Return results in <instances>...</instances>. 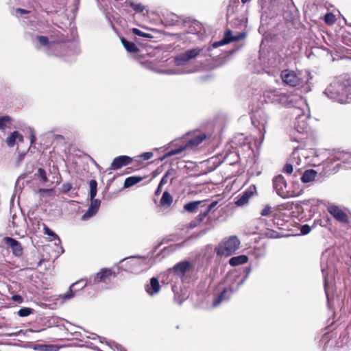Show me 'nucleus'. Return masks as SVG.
Returning a JSON list of instances; mask_svg holds the SVG:
<instances>
[{"instance_id":"32","label":"nucleus","mask_w":351,"mask_h":351,"mask_svg":"<svg viewBox=\"0 0 351 351\" xmlns=\"http://www.w3.org/2000/svg\"><path fill=\"white\" fill-rule=\"evenodd\" d=\"M293 162L290 163L289 160H287V163L283 167L282 171L287 175L291 174L293 172V169H295L294 166L293 165Z\"/></svg>"},{"instance_id":"27","label":"nucleus","mask_w":351,"mask_h":351,"mask_svg":"<svg viewBox=\"0 0 351 351\" xmlns=\"http://www.w3.org/2000/svg\"><path fill=\"white\" fill-rule=\"evenodd\" d=\"M143 180L141 177L139 176H131L128 177L125 180L124 182V187L128 188L130 187L139 182H141Z\"/></svg>"},{"instance_id":"37","label":"nucleus","mask_w":351,"mask_h":351,"mask_svg":"<svg viewBox=\"0 0 351 351\" xmlns=\"http://www.w3.org/2000/svg\"><path fill=\"white\" fill-rule=\"evenodd\" d=\"M91 203L89 206L90 208L95 210L96 213H97L99 208L100 206V200L93 198V199H90Z\"/></svg>"},{"instance_id":"44","label":"nucleus","mask_w":351,"mask_h":351,"mask_svg":"<svg viewBox=\"0 0 351 351\" xmlns=\"http://www.w3.org/2000/svg\"><path fill=\"white\" fill-rule=\"evenodd\" d=\"M271 212V207L266 206L261 211V215L262 216H268Z\"/></svg>"},{"instance_id":"58","label":"nucleus","mask_w":351,"mask_h":351,"mask_svg":"<svg viewBox=\"0 0 351 351\" xmlns=\"http://www.w3.org/2000/svg\"><path fill=\"white\" fill-rule=\"evenodd\" d=\"M250 1H251V0H241V2H242L243 3H247V2Z\"/></svg>"},{"instance_id":"1","label":"nucleus","mask_w":351,"mask_h":351,"mask_svg":"<svg viewBox=\"0 0 351 351\" xmlns=\"http://www.w3.org/2000/svg\"><path fill=\"white\" fill-rule=\"evenodd\" d=\"M324 94L339 104L349 103L351 101V82L335 79L326 88Z\"/></svg>"},{"instance_id":"60","label":"nucleus","mask_w":351,"mask_h":351,"mask_svg":"<svg viewBox=\"0 0 351 351\" xmlns=\"http://www.w3.org/2000/svg\"><path fill=\"white\" fill-rule=\"evenodd\" d=\"M12 225H13V227L18 226V225L16 223V222L14 220H12Z\"/></svg>"},{"instance_id":"21","label":"nucleus","mask_w":351,"mask_h":351,"mask_svg":"<svg viewBox=\"0 0 351 351\" xmlns=\"http://www.w3.org/2000/svg\"><path fill=\"white\" fill-rule=\"evenodd\" d=\"M317 173L313 169H308L304 171L301 177V180L303 183H308L313 182Z\"/></svg>"},{"instance_id":"9","label":"nucleus","mask_w":351,"mask_h":351,"mask_svg":"<svg viewBox=\"0 0 351 351\" xmlns=\"http://www.w3.org/2000/svg\"><path fill=\"white\" fill-rule=\"evenodd\" d=\"M86 286V283L84 282V280H79L75 283H73L70 286L69 290L66 293L63 294L61 297L63 300L71 299L75 296V293L76 291L82 289Z\"/></svg>"},{"instance_id":"42","label":"nucleus","mask_w":351,"mask_h":351,"mask_svg":"<svg viewBox=\"0 0 351 351\" xmlns=\"http://www.w3.org/2000/svg\"><path fill=\"white\" fill-rule=\"evenodd\" d=\"M208 212H207L206 210L203 212H201L196 217H195V220L196 221H197L199 223H200L201 222L203 221V220L208 216Z\"/></svg>"},{"instance_id":"22","label":"nucleus","mask_w":351,"mask_h":351,"mask_svg":"<svg viewBox=\"0 0 351 351\" xmlns=\"http://www.w3.org/2000/svg\"><path fill=\"white\" fill-rule=\"evenodd\" d=\"M248 258L245 255H239L237 256H233L229 260V264L232 266H238L240 265L245 264L247 262Z\"/></svg>"},{"instance_id":"25","label":"nucleus","mask_w":351,"mask_h":351,"mask_svg":"<svg viewBox=\"0 0 351 351\" xmlns=\"http://www.w3.org/2000/svg\"><path fill=\"white\" fill-rule=\"evenodd\" d=\"M205 202H206V200L191 202L188 204H186L184 206V208L189 213H194L195 212L198 206Z\"/></svg>"},{"instance_id":"36","label":"nucleus","mask_w":351,"mask_h":351,"mask_svg":"<svg viewBox=\"0 0 351 351\" xmlns=\"http://www.w3.org/2000/svg\"><path fill=\"white\" fill-rule=\"evenodd\" d=\"M324 21L328 25H332L335 21V16L332 13H327L324 16Z\"/></svg>"},{"instance_id":"46","label":"nucleus","mask_w":351,"mask_h":351,"mask_svg":"<svg viewBox=\"0 0 351 351\" xmlns=\"http://www.w3.org/2000/svg\"><path fill=\"white\" fill-rule=\"evenodd\" d=\"M153 156V153L152 152H145L143 154H142L141 155V157L145 160H149L150 158H152Z\"/></svg>"},{"instance_id":"31","label":"nucleus","mask_w":351,"mask_h":351,"mask_svg":"<svg viewBox=\"0 0 351 351\" xmlns=\"http://www.w3.org/2000/svg\"><path fill=\"white\" fill-rule=\"evenodd\" d=\"M228 291L227 289H224L223 291L220 293L219 295H218L213 301V306H218L221 302L226 298V294Z\"/></svg>"},{"instance_id":"6","label":"nucleus","mask_w":351,"mask_h":351,"mask_svg":"<svg viewBox=\"0 0 351 351\" xmlns=\"http://www.w3.org/2000/svg\"><path fill=\"white\" fill-rule=\"evenodd\" d=\"M280 77L285 84L290 86H296L301 83L300 77L295 71L289 69L282 71Z\"/></svg>"},{"instance_id":"50","label":"nucleus","mask_w":351,"mask_h":351,"mask_svg":"<svg viewBox=\"0 0 351 351\" xmlns=\"http://www.w3.org/2000/svg\"><path fill=\"white\" fill-rule=\"evenodd\" d=\"M217 204V202H213L205 210L209 213Z\"/></svg>"},{"instance_id":"28","label":"nucleus","mask_w":351,"mask_h":351,"mask_svg":"<svg viewBox=\"0 0 351 351\" xmlns=\"http://www.w3.org/2000/svg\"><path fill=\"white\" fill-rule=\"evenodd\" d=\"M90 186V199H93L97 195V182L95 180H91L89 182Z\"/></svg>"},{"instance_id":"48","label":"nucleus","mask_w":351,"mask_h":351,"mask_svg":"<svg viewBox=\"0 0 351 351\" xmlns=\"http://www.w3.org/2000/svg\"><path fill=\"white\" fill-rule=\"evenodd\" d=\"M72 189V184L70 183H65L62 185V190L64 192H68Z\"/></svg>"},{"instance_id":"56","label":"nucleus","mask_w":351,"mask_h":351,"mask_svg":"<svg viewBox=\"0 0 351 351\" xmlns=\"http://www.w3.org/2000/svg\"><path fill=\"white\" fill-rule=\"evenodd\" d=\"M39 347H40V350H41V351H47V346L42 345V346H40Z\"/></svg>"},{"instance_id":"38","label":"nucleus","mask_w":351,"mask_h":351,"mask_svg":"<svg viewBox=\"0 0 351 351\" xmlns=\"http://www.w3.org/2000/svg\"><path fill=\"white\" fill-rule=\"evenodd\" d=\"M91 203L89 206L90 208L95 210L96 213H97L99 208L100 206V200L93 198V199H90Z\"/></svg>"},{"instance_id":"30","label":"nucleus","mask_w":351,"mask_h":351,"mask_svg":"<svg viewBox=\"0 0 351 351\" xmlns=\"http://www.w3.org/2000/svg\"><path fill=\"white\" fill-rule=\"evenodd\" d=\"M35 176L37 178H40V181L43 183H46V182H48V178H47V176L46 171L43 168H39L38 169L37 172L35 173Z\"/></svg>"},{"instance_id":"5","label":"nucleus","mask_w":351,"mask_h":351,"mask_svg":"<svg viewBox=\"0 0 351 351\" xmlns=\"http://www.w3.org/2000/svg\"><path fill=\"white\" fill-rule=\"evenodd\" d=\"M202 51L200 48H195L186 50L184 52L178 55L174 62L177 66H182L188 63L191 60L195 58Z\"/></svg>"},{"instance_id":"4","label":"nucleus","mask_w":351,"mask_h":351,"mask_svg":"<svg viewBox=\"0 0 351 351\" xmlns=\"http://www.w3.org/2000/svg\"><path fill=\"white\" fill-rule=\"evenodd\" d=\"M273 186L277 194L282 198H287L295 195L287 189V182L282 175H278L273 179ZM298 195L299 194H297L296 195Z\"/></svg>"},{"instance_id":"54","label":"nucleus","mask_w":351,"mask_h":351,"mask_svg":"<svg viewBox=\"0 0 351 351\" xmlns=\"http://www.w3.org/2000/svg\"><path fill=\"white\" fill-rule=\"evenodd\" d=\"M322 274L324 276V288H325V291H326V287H327V282H326V276H325V269L322 267Z\"/></svg>"},{"instance_id":"17","label":"nucleus","mask_w":351,"mask_h":351,"mask_svg":"<svg viewBox=\"0 0 351 351\" xmlns=\"http://www.w3.org/2000/svg\"><path fill=\"white\" fill-rule=\"evenodd\" d=\"M234 36L232 35V32L230 30H228L226 32L224 38L218 42H215L213 44V47L214 48H217L218 47L222 46L223 45L228 44L232 41H237L239 40V38H233Z\"/></svg>"},{"instance_id":"57","label":"nucleus","mask_w":351,"mask_h":351,"mask_svg":"<svg viewBox=\"0 0 351 351\" xmlns=\"http://www.w3.org/2000/svg\"><path fill=\"white\" fill-rule=\"evenodd\" d=\"M245 36V34H240L236 36H234L233 38H239V40L242 39L243 38H244Z\"/></svg>"},{"instance_id":"33","label":"nucleus","mask_w":351,"mask_h":351,"mask_svg":"<svg viewBox=\"0 0 351 351\" xmlns=\"http://www.w3.org/2000/svg\"><path fill=\"white\" fill-rule=\"evenodd\" d=\"M245 270H246V275H245V276L238 282V285H237V287H234L232 285L230 286V290L231 292H233V291L237 290L239 287L241 286V285H243L244 283V282L245 281V280L247 279V276H248V274L250 272V268H246Z\"/></svg>"},{"instance_id":"2","label":"nucleus","mask_w":351,"mask_h":351,"mask_svg":"<svg viewBox=\"0 0 351 351\" xmlns=\"http://www.w3.org/2000/svg\"><path fill=\"white\" fill-rule=\"evenodd\" d=\"M206 138V135L203 133H198L197 134L192 135L187 134L184 137L178 141H174L171 143L175 145H178V143H181L178 147L172 149L167 152L161 158L160 160H163L167 158L172 156L179 154L183 151L189 149H193L198 146Z\"/></svg>"},{"instance_id":"29","label":"nucleus","mask_w":351,"mask_h":351,"mask_svg":"<svg viewBox=\"0 0 351 351\" xmlns=\"http://www.w3.org/2000/svg\"><path fill=\"white\" fill-rule=\"evenodd\" d=\"M252 124L257 128H258V130H261V128L263 129H265V124L267 123V121L266 119L264 118L262 119L261 121H259L258 119H257V115H254L252 118Z\"/></svg>"},{"instance_id":"52","label":"nucleus","mask_w":351,"mask_h":351,"mask_svg":"<svg viewBox=\"0 0 351 351\" xmlns=\"http://www.w3.org/2000/svg\"><path fill=\"white\" fill-rule=\"evenodd\" d=\"M199 223L196 221L195 219H194L193 221H192L190 223H189V228H195L196 226H197Z\"/></svg>"},{"instance_id":"15","label":"nucleus","mask_w":351,"mask_h":351,"mask_svg":"<svg viewBox=\"0 0 351 351\" xmlns=\"http://www.w3.org/2000/svg\"><path fill=\"white\" fill-rule=\"evenodd\" d=\"M295 128L299 133L308 132L309 125L306 121V117L304 115L298 116L295 123Z\"/></svg>"},{"instance_id":"53","label":"nucleus","mask_w":351,"mask_h":351,"mask_svg":"<svg viewBox=\"0 0 351 351\" xmlns=\"http://www.w3.org/2000/svg\"><path fill=\"white\" fill-rule=\"evenodd\" d=\"M16 12L17 13H20L21 14H27V13L29 12L27 10H24V9H21V8L16 9Z\"/></svg>"},{"instance_id":"11","label":"nucleus","mask_w":351,"mask_h":351,"mask_svg":"<svg viewBox=\"0 0 351 351\" xmlns=\"http://www.w3.org/2000/svg\"><path fill=\"white\" fill-rule=\"evenodd\" d=\"M328 211L339 221L348 223V219L346 214L337 206H330L328 208Z\"/></svg>"},{"instance_id":"49","label":"nucleus","mask_w":351,"mask_h":351,"mask_svg":"<svg viewBox=\"0 0 351 351\" xmlns=\"http://www.w3.org/2000/svg\"><path fill=\"white\" fill-rule=\"evenodd\" d=\"M12 300L14 301V302H21L23 301V298L21 295H14L12 296Z\"/></svg>"},{"instance_id":"47","label":"nucleus","mask_w":351,"mask_h":351,"mask_svg":"<svg viewBox=\"0 0 351 351\" xmlns=\"http://www.w3.org/2000/svg\"><path fill=\"white\" fill-rule=\"evenodd\" d=\"M45 233L51 237H57V235L53 232L51 229H49L47 226H45L44 228Z\"/></svg>"},{"instance_id":"45","label":"nucleus","mask_w":351,"mask_h":351,"mask_svg":"<svg viewBox=\"0 0 351 351\" xmlns=\"http://www.w3.org/2000/svg\"><path fill=\"white\" fill-rule=\"evenodd\" d=\"M311 228L308 225H304L301 227L300 231L302 234H307L310 232Z\"/></svg>"},{"instance_id":"14","label":"nucleus","mask_w":351,"mask_h":351,"mask_svg":"<svg viewBox=\"0 0 351 351\" xmlns=\"http://www.w3.org/2000/svg\"><path fill=\"white\" fill-rule=\"evenodd\" d=\"M132 158L127 156H120L115 158L110 165L111 169H119L123 166L130 164Z\"/></svg>"},{"instance_id":"39","label":"nucleus","mask_w":351,"mask_h":351,"mask_svg":"<svg viewBox=\"0 0 351 351\" xmlns=\"http://www.w3.org/2000/svg\"><path fill=\"white\" fill-rule=\"evenodd\" d=\"M11 121V118L9 116L0 117V130H4L5 129V123H8Z\"/></svg>"},{"instance_id":"8","label":"nucleus","mask_w":351,"mask_h":351,"mask_svg":"<svg viewBox=\"0 0 351 351\" xmlns=\"http://www.w3.org/2000/svg\"><path fill=\"white\" fill-rule=\"evenodd\" d=\"M4 243L11 249L12 254L17 257L23 255V249L21 244L16 240L11 237H5Z\"/></svg>"},{"instance_id":"19","label":"nucleus","mask_w":351,"mask_h":351,"mask_svg":"<svg viewBox=\"0 0 351 351\" xmlns=\"http://www.w3.org/2000/svg\"><path fill=\"white\" fill-rule=\"evenodd\" d=\"M160 285L157 278H152L150 285L146 287V291L149 295L157 293L160 291Z\"/></svg>"},{"instance_id":"61","label":"nucleus","mask_w":351,"mask_h":351,"mask_svg":"<svg viewBox=\"0 0 351 351\" xmlns=\"http://www.w3.org/2000/svg\"><path fill=\"white\" fill-rule=\"evenodd\" d=\"M208 230H204L203 232H202V234H206V232H207Z\"/></svg>"},{"instance_id":"16","label":"nucleus","mask_w":351,"mask_h":351,"mask_svg":"<svg viewBox=\"0 0 351 351\" xmlns=\"http://www.w3.org/2000/svg\"><path fill=\"white\" fill-rule=\"evenodd\" d=\"M288 160L290 163H291V162H293V165L295 169L294 176H296V173L300 171V169L298 167L301 165V158L300 157L299 149L296 148L293 150Z\"/></svg>"},{"instance_id":"63","label":"nucleus","mask_w":351,"mask_h":351,"mask_svg":"<svg viewBox=\"0 0 351 351\" xmlns=\"http://www.w3.org/2000/svg\"><path fill=\"white\" fill-rule=\"evenodd\" d=\"M12 220H14V221L16 220L15 216H13Z\"/></svg>"},{"instance_id":"55","label":"nucleus","mask_w":351,"mask_h":351,"mask_svg":"<svg viewBox=\"0 0 351 351\" xmlns=\"http://www.w3.org/2000/svg\"><path fill=\"white\" fill-rule=\"evenodd\" d=\"M162 186V185H160V183H159L158 189H156V193H155L156 195H158L160 193Z\"/></svg>"},{"instance_id":"59","label":"nucleus","mask_w":351,"mask_h":351,"mask_svg":"<svg viewBox=\"0 0 351 351\" xmlns=\"http://www.w3.org/2000/svg\"><path fill=\"white\" fill-rule=\"evenodd\" d=\"M308 202H309V200H304V201L302 202V203L304 204H306L308 203Z\"/></svg>"},{"instance_id":"7","label":"nucleus","mask_w":351,"mask_h":351,"mask_svg":"<svg viewBox=\"0 0 351 351\" xmlns=\"http://www.w3.org/2000/svg\"><path fill=\"white\" fill-rule=\"evenodd\" d=\"M271 95L270 97H273L271 102L280 104L284 106H289L292 105L293 102V96L287 95L286 93H279L276 90L270 92Z\"/></svg>"},{"instance_id":"43","label":"nucleus","mask_w":351,"mask_h":351,"mask_svg":"<svg viewBox=\"0 0 351 351\" xmlns=\"http://www.w3.org/2000/svg\"><path fill=\"white\" fill-rule=\"evenodd\" d=\"M132 32L135 35H137V36H142V37H145V38H151V36H149V34L144 33V32H141L140 29H138L137 28H133L132 29Z\"/></svg>"},{"instance_id":"18","label":"nucleus","mask_w":351,"mask_h":351,"mask_svg":"<svg viewBox=\"0 0 351 351\" xmlns=\"http://www.w3.org/2000/svg\"><path fill=\"white\" fill-rule=\"evenodd\" d=\"M112 275L110 269H103L96 274L94 278L95 282H106L107 279Z\"/></svg>"},{"instance_id":"23","label":"nucleus","mask_w":351,"mask_h":351,"mask_svg":"<svg viewBox=\"0 0 351 351\" xmlns=\"http://www.w3.org/2000/svg\"><path fill=\"white\" fill-rule=\"evenodd\" d=\"M173 202L172 196L169 192L165 191L160 201V206L163 207H169Z\"/></svg>"},{"instance_id":"40","label":"nucleus","mask_w":351,"mask_h":351,"mask_svg":"<svg viewBox=\"0 0 351 351\" xmlns=\"http://www.w3.org/2000/svg\"><path fill=\"white\" fill-rule=\"evenodd\" d=\"M130 5L135 12L138 13L143 12L145 10V6L141 3H131Z\"/></svg>"},{"instance_id":"10","label":"nucleus","mask_w":351,"mask_h":351,"mask_svg":"<svg viewBox=\"0 0 351 351\" xmlns=\"http://www.w3.org/2000/svg\"><path fill=\"white\" fill-rule=\"evenodd\" d=\"M192 268V265L189 261H182L176 265L171 269L175 274L180 277H183L184 274L190 271Z\"/></svg>"},{"instance_id":"12","label":"nucleus","mask_w":351,"mask_h":351,"mask_svg":"<svg viewBox=\"0 0 351 351\" xmlns=\"http://www.w3.org/2000/svg\"><path fill=\"white\" fill-rule=\"evenodd\" d=\"M255 191V186H250L246 191H245L241 195H239L235 204L239 206H241L246 204L248 202L249 199L254 195Z\"/></svg>"},{"instance_id":"51","label":"nucleus","mask_w":351,"mask_h":351,"mask_svg":"<svg viewBox=\"0 0 351 351\" xmlns=\"http://www.w3.org/2000/svg\"><path fill=\"white\" fill-rule=\"evenodd\" d=\"M31 144L32 145L36 141V135L33 130L31 129Z\"/></svg>"},{"instance_id":"20","label":"nucleus","mask_w":351,"mask_h":351,"mask_svg":"<svg viewBox=\"0 0 351 351\" xmlns=\"http://www.w3.org/2000/svg\"><path fill=\"white\" fill-rule=\"evenodd\" d=\"M16 140L23 142V136L18 131H14L7 138L6 143L9 147H13Z\"/></svg>"},{"instance_id":"24","label":"nucleus","mask_w":351,"mask_h":351,"mask_svg":"<svg viewBox=\"0 0 351 351\" xmlns=\"http://www.w3.org/2000/svg\"><path fill=\"white\" fill-rule=\"evenodd\" d=\"M175 175H176V170L175 169H169L165 173L164 176L162 178V179H161V180L160 182V185H164V184H167L169 180L172 181L174 179V178H175Z\"/></svg>"},{"instance_id":"41","label":"nucleus","mask_w":351,"mask_h":351,"mask_svg":"<svg viewBox=\"0 0 351 351\" xmlns=\"http://www.w3.org/2000/svg\"><path fill=\"white\" fill-rule=\"evenodd\" d=\"M36 40L42 46H48L49 45V39L47 36H36Z\"/></svg>"},{"instance_id":"13","label":"nucleus","mask_w":351,"mask_h":351,"mask_svg":"<svg viewBox=\"0 0 351 351\" xmlns=\"http://www.w3.org/2000/svg\"><path fill=\"white\" fill-rule=\"evenodd\" d=\"M332 162L341 161L343 163H348L351 160V154L343 151H335L329 158Z\"/></svg>"},{"instance_id":"62","label":"nucleus","mask_w":351,"mask_h":351,"mask_svg":"<svg viewBox=\"0 0 351 351\" xmlns=\"http://www.w3.org/2000/svg\"><path fill=\"white\" fill-rule=\"evenodd\" d=\"M187 33H194V32L191 29V30H190V31H189V30H188V31H187Z\"/></svg>"},{"instance_id":"26","label":"nucleus","mask_w":351,"mask_h":351,"mask_svg":"<svg viewBox=\"0 0 351 351\" xmlns=\"http://www.w3.org/2000/svg\"><path fill=\"white\" fill-rule=\"evenodd\" d=\"M121 43L123 45L125 49L129 52L135 53L138 51V47L134 43L129 42L124 38H121Z\"/></svg>"},{"instance_id":"3","label":"nucleus","mask_w":351,"mask_h":351,"mask_svg":"<svg viewBox=\"0 0 351 351\" xmlns=\"http://www.w3.org/2000/svg\"><path fill=\"white\" fill-rule=\"evenodd\" d=\"M240 241L236 236H231L223 239L215 248L217 255L229 256L239 247Z\"/></svg>"},{"instance_id":"35","label":"nucleus","mask_w":351,"mask_h":351,"mask_svg":"<svg viewBox=\"0 0 351 351\" xmlns=\"http://www.w3.org/2000/svg\"><path fill=\"white\" fill-rule=\"evenodd\" d=\"M97 213L88 207L87 211L82 216V220L86 221L93 217Z\"/></svg>"},{"instance_id":"34","label":"nucleus","mask_w":351,"mask_h":351,"mask_svg":"<svg viewBox=\"0 0 351 351\" xmlns=\"http://www.w3.org/2000/svg\"><path fill=\"white\" fill-rule=\"evenodd\" d=\"M33 313V309L31 308L24 307L21 308L18 311V315L20 317H26L31 315Z\"/></svg>"}]
</instances>
